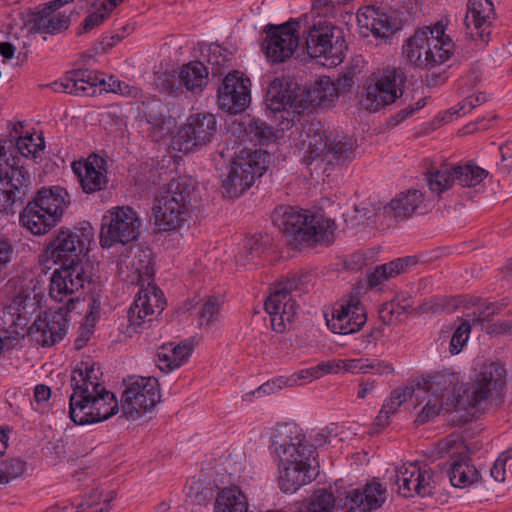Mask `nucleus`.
Returning <instances> with one entry per match:
<instances>
[{"mask_svg": "<svg viewBox=\"0 0 512 512\" xmlns=\"http://www.w3.org/2000/svg\"><path fill=\"white\" fill-rule=\"evenodd\" d=\"M413 4L407 2L398 9L391 8L388 12L384 9L366 6L358 10L356 17L350 12L336 11L323 12L310 10L298 18H289L280 24L268 23L260 28L259 32H350L353 21L356 19L360 29L369 32H381L385 29L390 32H398L414 20Z\"/></svg>", "mask_w": 512, "mask_h": 512, "instance_id": "nucleus-1", "label": "nucleus"}, {"mask_svg": "<svg viewBox=\"0 0 512 512\" xmlns=\"http://www.w3.org/2000/svg\"><path fill=\"white\" fill-rule=\"evenodd\" d=\"M332 430L324 428L312 436L314 444L305 441L303 430L292 423L278 425L272 435L270 450L279 466V485L283 492L294 493L318 475L316 446L331 443Z\"/></svg>", "mask_w": 512, "mask_h": 512, "instance_id": "nucleus-2", "label": "nucleus"}, {"mask_svg": "<svg viewBox=\"0 0 512 512\" xmlns=\"http://www.w3.org/2000/svg\"><path fill=\"white\" fill-rule=\"evenodd\" d=\"M102 372L92 360L76 364L71 373L70 384L73 390L69 399L71 420L78 425L104 421L118 410L113 393L100 383Z\"/></svg>", "mask_w": 512, "mask_h": 512, "instance_id": "nucleus-3", "label": "nucleus"}, {"mask_svg": "<svg viewBox=\"0 0 512 512\" xmlns=\"http://www.w3.org/2000/svg\"><path fill=\"white\" fill-rule=\"evenodd\" d=\"M442 374L454 375L456 379L450 391L441 392L444 409L465 411L469 417H473L489 399L499 395L506 384V369L500 362L478 365L471 381L463 385L462 393L458 394L455 393L459 382L458 375L446 372Z\"/></svg>", "mask_w": 512, "mask_h": 512, "instance_id": "nucleus-4", "label": "nucleus"}, {"mask_svg": "<svg viewBox=\"0 0 512 512\" xmlns=\"http://www.w3.org/2000/svg\"><path fill=\"white\" fill-rule=\"evenodd\" d=\"M303 41L309 56L323 66H337L344 58L346 44L341 34H307L306 38L300 34H267L263 50L270 61L280 63L290 58Z\"/></svg>", "mask_w": 512, "mask_h": 512, "instance_id": "nucleus-5", "label": "nucleus"}, {"mask_svg": "<svg viewBox=\"0 0 512 512\" xmlns=\"http://www.w3.org/2000/svg\"><path fill=\"white\" fill-rule=\"evenodd\" d=\"M454 375L435 374L433 376L423 377L416 385H407L394 389L389 398H387L382 408L384 412L394 415L399 407L408 399L415 398L418 406L423 404L422 409L418 412L416 422L424 424L439 415L444 409V399L441 392L450 391L455 382Z\"/></svg>", "mask_w": 512, "mask_h": 512, "instance_id": "nucleus-6", "label": "nucleus"}, {"mask_svg": "<svg viewBox=\"0 0 512 512\" xmlns=\"http://www.w3.org/2000/svg\"><path fill=\"white\" fill-rule=\"evenodd\" d=\"M273 221L296 248L303 245L330 244L334 239V221L308 210L280 206L274 211Z\"/></svg>", "mask_w": 512, "mask_h": 512, "instance_id": "nucleus-7", "label": "nucleus"}, {"mask_svg": "<svg viewBox=\"0 0 512 512\" xmlns=\"http://www.w3.org/2000/svg\"><path fill=\"white\" fill-rule=\"evenodd\" d=\"M194 189L188 177L169 181L161 195L156 197L153 206L154 224L158 230H175L187 221Z\"/></svg>", "mask_w": 512, "mask_h": 512, "instance_id": "nucleus-8", "label": "nucleus"}, {"mask_svg": "<svg viewBox=\"0 0 512 512\" xmlns=\"http://www.w3.org/2000/svg\"><path fill=\"white\" fill-rule=\"evenodd\" d=\"M300 150H304L310 163L319 161L329 165L345 164L355 158V141L344 134L327 132L320 125H310L300 132Z\"/></svg>", "mask_w": 512, "mask_h": 512, "instance_id": "nucleus-9", "label": "nucleus"}, {"mask_svg": "<svg viewBox=\"0 0 512 512\" xmlns=\"http://www.w3.org/2000/svg\"><path fill=\"white\" fill-rule=\"evenodd\" d=\"M294 86L289 78L276 77L267 88L266 106L274 113L282 131L291 129L295 119L307 108L302 95L294 90Z\"/></svg>", "mask_w": 512, "mask_h": 512, "instance_id": "nucleus-10", "label": "nucleus"}, {"mask_svg": "<svg viewBox=\"0 0 512 512\" xmlns=\"http://www.w3.org/2000/svg\"><path fill=\"white\" fill-rule=\"evenodd\" d=\"M265 155L261 150H255L237 157L221 176L223 196L233 199L245 193L266 170Z\"/></svg>", "mask_w": 512, "mask_h": 512, "instance_id": "nucleus-11", "label": "nucleus"}, {"mask_svg": "<svg viewBox=\"0 0 512 512\" xmlns=\"http://www.w3.org/2000/svg\"><path fill=\"white\" fill-rule=\"evenodd\" d=\"M140 227V217L133 208L113 207L102 217L100 244L103 248H111L115 244H128L137 240Z\"/></svg>", "mask_w": 512, "mask_h": 512, "instance_id": "nucleus-12", "label": "nucleus"}, {"mask_svg": "<svg viewBox=\"0 0 512 512\" xmlns=\"http://www.w3.org/2000/svg\"><path fill=\"white\" fill-rule=\"evenodd\" d=\"M159 400V383L156 378L132 377L122 394V413L126 419L135 421L151 411Z\"/></svg>", "mask_w": 512, "mask_h": 512, "instance_id": "nucleus-13", "label": "nucleus"}, {"mask_svg": "<svg viewBox=\"0 0 512 512\" xmlns=\"http://www.w3.org/2000/svg\"><path fill=\"white\" fill-rule=\"evenodd\" d=\"M406 76L401 69L387 68L367 84L362 95L361 105L365 110L376 112L390 105L403 94Z\"/></svg>", "mask_w": 512, "mask_h": 512, "instance_id": "nucleus-14", "label": "nucleus"}, {"mask_svg": "<svg viewBox=\"0 0 512 512\" xmlns=\"http://www.w3.org/2000/svg\"><path fill=\"white\" fill-rule=\"evenodd\" d=\"M76 298L68 303L45 311L29 329L30 336L41 346L50 347L60 342L68 328V314L76 310Z\"/></svg>", "mask_w": 512, "mask_h": 512, "instance_id": "nucleus-15", "label": "nucleus"}, {"mask_svg": "<svg viewBox=\"0 0 512 512\" xmlns=\"http://www.w3.org/2000/svg\"><path fill=\"white\" fill-rule=\"evenodd\" d=\"M90 281V274L82 262L63 263L56 269L50 279L49 294L56 302L68 303L70 299L76 298V307L80 304L79 291L86 282Z\"/></svg>", "mask_w": 512, "mask_h": 512, "instance_id": "nucleus-16", "label": "nucleus"}, {"mask_svg": "<svg viewBox=\"0 0 512 512\" xmlns=\"http://www.w3.org/2000/svg\"><path fill=\"white\" fill-rule=\"evenodd\" d=\"M395 481L397 491L403 497H423L433 493L439 474L428 465L410 462L395 469Z\"/></svg>", "mask_w": 512, "mask_h": 512, "instance_id": "nucleus-17", "label": "nucleus"}, {"mask_svg": "<svg viewBox=\"0 0 512 512\" xmlns=\"http://www.w3.org/2000/svg\"><path fill=\"white\" fill-rule=\"evenodd\" d=\"M217 120L213 114L191 115L173 139L174 148L187 153L211 143L217 133Z\"/></svg>", "mask_w": 512, "mask_h": 512, "instance_id": "nucleus-18", "label": "nucleus"}, {"mask_svg": "<svg viewBox=\"0 0 512 512\" xmlns=\"http://www.w3.org/2000/svg\"><path fill=\"white\" fill-rule=\"evenodd\" d=\"M297 289L298 280L287 279L280 282L265 301V311L270 316L272 329L277 333L284 332L287 324L294 320L298 306L291 293Z\"/></svg>", "mask_w": 512, "mask_h": 512, "instance_id": "nucleus-19", "label": "nucleus"}, {"mask_svg": "<svg viewBox=\"0 0 512 512\" xmlns=\"http://www.w3.org/2000/svg\"><path fill=\"white\" fill-rule=\"evenodd\" d=\"M93 236V228L89 223L73 230L61 229L50 245L52 258L62 261V264L80 262L79 254L88 249Z\"/></svg>", "mask_w": 512, "mask_h": 512, "instance_id": "nucleus-20", "label": "nucleus"}, {"mask_svg": "<svg viewBox=\"0 0 512 512\" xmlns=\"http://www.w3.org/2000/svg\"><path fill=\"white\" fill-rule=\"evenodd\" d=\"M218 105L223 111L237 114L244 111L250 101V80L239 71L228 73L218 88Z\"/></svg>", "mask_w": 512, "mask_h": 512, "instance_id": "nucleus-21", "label": "nucleus"}, {"mask_svg": "<svg viewBox=\"0 0 512 512\" xmlns=\"http://www.w3.org/2000/svg\"><path fill=\"white\" fill-rule=\"evenodd\" d=\"M328 328L336 334H352L359 331L367 321L360 300L351 296L333 309L331 318H327Z\"/></svg>", "mask_w": 512, "mask_h": 512, "instance_id": "nucleus-22", "label": "nucleus"}, {"mask_svg": "<svg viewBox=\"0 0 512 512\" xmlns=\"http://www.w3.org/2000/svg\"><path fill=\"white\" fill-rule=\"evenodd\" d=\"M165 306L163 292L154 285L141 289L128 311L130 327L136 329L159 315Z\"/></svg>", "mask_w": 512, "mask_h": 512, "instance_id": "nucleus-23", "label": "nucleus"}, {"mask_svg": "<svg viewBox=\"0 0 512 512\" xmlns=\"http://www.w3.org/2000/svg\"><path fill=\"white\" fill-rule=\"evenodd\" d=\"M387 498V489L373 481L352 489L342 500L343 512H371L380 508Z\"/></svg>", "mask_w": 512, "mask_h": 512, "instance_id": "nucleus-24", "label": "nucleus"}, {"mask_svg": "<svg viewBox=\"0 0 512 512\" xmlns=\"http://www.w3.org/2000/svg\"><path fill=\"white\" fill-rule=\"evenodd\" d=\"M71 168L85 193L105 188L108 180L106 161L102 157L92 154L85 160L74 161Z\"/></svg>", "mask_w": 512, "mask_h": 512, "instance_id": "nucleus-25", "label": "nucleus"}, {"mask_svg": "<svg viewBox=\"0 0 512 512\" xmlns=\"http://www.w3.org/2000/svg\"><path fill=\"white\" fill-rule=\"evenodd\" d=\"M100 82L98 73L89 69H75L47 85L54 92H64L72 95H93Z\"/></svg>", "mask_w": 512, "mask_h": 512, "instance_id": "nucleus-26", "label": "nucleus"}, {"mask_svg": "<svg viewBox=\"0 0 512 512\" xmlns=\"http://www.w3.org/2000/svg\"><path fill=\"white\" fill-rule=\"evenodd\" d=\"M20 222L24 228L34 235H43L55 227L60 221L55 216L44 213L43 206L31 200L20 214Z\"/></svg>", "mask_w": 512, "mask_h": 512, "instance_id": "nucleus-27", "label": "nucleus"}, {"mask_svg": "<svg viewBox=\"0 0 512 512\" xmlns=\"http://www.w3.org/2000/svg\"><path fill=\"white\" fill-rule=\"evenodd\" d=\"M32 200L39 206H43L44 213L55 216L59 221L70 203L68 192L60 186L42 188Z\"/></svg>", "mask_w": 512, "mask_h": 512, "instance_id": "nucleus-28", "label": "nucleus"}, {"mask_svg": "<svg viewBox=\"0 0 512 512\" xmlns=\"http://www.w3.org/2000/svg\"><path fill=\"white\" fill-rule=\"evenodd\" d=\"M192 350L193 346L188 341L178 345L164 344L157 353L156 364L161 371L171 372L188 361Z\"/></svg>", "mask_w": 512, "mask_h": 512, "instance_id": "nucleus-29", "label": "nucleus"}, {"mask_svg": "<svg viewBox=\"0 0 512 512\" xmlns=\"http://www.w3.org/2000/svg\"><path fill=\"white\" fill-rule=\"evenodd\" d=\"M423 194L418 190H408L400 193L389 205L384 207V213L395 220H403L411 216L422 204Z\"/></svg>", "mask_w": 512, "mask_h": 512, "instance_id": "nucleus-30", "label": "nucleus"}, {"mask_svg": "<svg viewBox=\"0 0 512 512\" xmlns=\"http://www.w3.org/2000/svg\"><path fill=\"white\" fill-rule=\"evenodd\" d=\"M447 473L451 485L456 488L470 487L480 479L479 471L466 455L454 459Z\"/></svg>", "mask_w": 512, "mask_h": 512, "instance_id": "nucleus-31", "label": "nucleus"}, {"mask_svg": "<svg viewBox=\"0 0 512 512\" xmlns=\"http://www.w3.org/2000/svg\"><path fill=\"white\" fill-rule=\"evenodd\" d=\"M245 493L237 486L224 487L216 497L213 512H248Z\"/></svg>", "mask_w": 512, "mask_h": 512, "instance_id": "nucleus-32", "label": "nucleus"}, {"mask_svg": "<svg viewBox=\"0 0 512 512\" xmlns=\"http://www.w3.org/2000/svg\"><path fill=\"white\" fill-rule=\"evenodd\" d=\"M454 52V43L448 34H437L436 37L426 38L425 55L426 69H431L447 61Z\"/></svg>", "mask_w": 512, "mask_h": 512, "instance_id": "nucleus-33", "label": "nucleus"}, {"mask_svg": "<svg viewBox=\"0 0 512 512\" xmlns=\"http://www.w3.org/2000/svg\"><path fill=\"white\" fill-rule=\"evenodd\" d=\"M114 492H109L101 501L102 494L94 490L85 501L74 505H65L63 507L52 506L44 512H109L110 503L114 499Z\"/></svg>", "mask_w": 512, "mask_h": 512, "instance_id": "nucleus-34", "label": "nucleus"}, {"mask_svg": "<svg viewBox=\"0 0 512 512\" xmlns=\"http://www.w3.org/2000/svg\"><path fill=\"white\" fill-rule=\"evenodd\" d=\"M494 17V7L490 0H469L465 24L468 29H486Z\"/></svg>", "mask_w": 512, "mask_h": 512, "instance_id": "nucleus-35", "label": "nucleus"}, {"mask_svg": "<svg viewBox=\"0 0 512 512\" xmlns=\"http://www.w3.org/2000/svg\"><path fill=\"white\" fill-rule=\"evenodd\" d=\"M179 75L186 90L198 93L207 84L208 69L202 62L194 61L183 66Z\"/></svg>", "mask_w": 512, "mask_h": 512, "instance_id": "nucleus-36", "label": "nucleus"}, {"mask_svg": "<svg viewBox=\"0 0 512 512\" xmlns=\"http://www.w3.org/2000/svg\"><path fill=\"white\" fill-rule=\"evenodd\" d=\"M266 250V241L262 235H254L247 239L235 256L237 265L246 267L257 264V260Z\"/></svg>", "mask_w": 512, "mask_h": 512, "instance_id": "nucleus-37", "label": "nucleus"}, {"mask_svg": "<svg viewBox=\"0 0 512 512\" xmlns=\"http://www.w3.org/2000/svg\"><path fill=\"white\" fill-rule=\"evenodd\" d=\"M429 189L432 193L440 195L455 184L454 165L444 164L432 169L426 175Z\"/></svg>", "mask_w": 512, "mask_h": 512, "instance_id": "nucleus-38", "label": "nucleus"}, {"mask_svg": "<svg viewBox=\"0 0 512 512\" xmlns=\"http://www.w3.org/2000/svg\"><path fill=\"white\" fill-rule=\"evenodd\" d=\"M36 14L37 7L26 15L21 12H15L9 15L4 26L7 29V32H17L18 30L23 29H27L28 32H53L50 26L38 25V22L35 21L37 17Z\"/></svg>", "mask_w": 512, "mask_h": 512, "instance_id": "nucleus-39", "label": "nucleus"}, {"mask_svg": "<svg viewBox=\"0 0 512 512\" xmlns=\"http://www.w3.org/2000/svg\"><path fill=\"white\" fill-rule=\"evenodd\" d=\"M427 34H413L403 46V53L407 60L414 66L426 69L427 58L426 36Z\"/></svg>", "mask_w": 512, "mask_h": 512, "instance_id": "nucleus-40", "label": "nucleus"}, {"mask_svg": "<svg viewBox=\"0 0 512 512\" xmlns=\"http://www.w3.org/2000/svg\"><path fill=\"white\" fill-rule=\"evenodd\" d=\"M488 176V171L475 165H454L455 183L462 187H475Z\"/></svg>", "mask_w": 512, "mask_h": 512, "instance_id": "nucleus-41", "label": "nucleus"}, {"mask_svg": "<svg viewBox=\"0 0 512 512\" xmlns=\"http://www.w3.org/2000/svg\"><path fill=\"white\" fill-rule=\"evenodd\" d=\"M15 149L11 140L0 142V189L10 186L12 176L10 172L16 165L14 157Z\"/></svg>", "mask_w": 512, "mask_h": 512, "instance_id": "nucleus-42", "label": "nucleus"}, {"mask_svg": "<svg viewBox=\"0 0 512 512\" xmlns=\"http://www.w3.org/2000/svg\"><path fill=\"white\" fill-rule=\"evenodd\" d=\"M340 368V365L334 361L321 362L315 366L302 369L299 372L293 374L290 380L293 384H299L301 380L312 381L319 379L326 374L336 373Z\"/></svg>", "mask_w": 512, "mask_h": 512, "instance_id": "nucleus-43", "label": "nucleus"}, {"mask_svg": "<svg viewBox=\"0 0 512 512\" xmlns=\"http://www.w3.org/2000/svg\"><path fill=\"white\" fill-rule=\"evenodd\" d=\"M311 101H317L319 105L334 101L339 96L338 86L330 77H321L313 86Z\"/></svg>", "mask_w": 512, "mask_h": 512, "instance_id": "nucleus-44", "label": "nucleus"}, {"mask_svg": "<svg viewBox=\"0 0 512 512\" xmlns=\"http://www.w3.org/2000/svg\"><path fill=\"white\" fill-rule=\"evenodd\" d=\"M100 82L97 84L104 87L107 92L119 94L124 97L137 98L140 95V89L110 76L107 80L98 74Z\"/></svg>", "mask_w": 512, "mask_h": 512, "instance_id": "nucleus-45", "label": "nucleus"}, {"mask_svg": "<svg viewBox=\"0 0 512 512\" xmlns=\"http://www.w3.org/2000/svg\"><path fill=\"white\" fill-rule=\"evenodd\" d=\"M25 470V462L19 458H9L0 461V486L20 477Z\"/></svg>", "mask_w": 512, "mask_h": 512, "instance_id": "nucleus-46", "label": "nucleus"}, {"mask_svg": "<svg viewBox=\"0 0 512 512\" xmlns=\"http://www.w3.org/2000/svg\"><path fill=\"white\" fill-rule=\"evenodd\" d=\"M155 85L157 89L168 94L182 92V82L180 75L175 71L158 72L155 74Z\"/></svg>", "mask_w": 512, "mask_h": 512, "instance_id": "nucleus-47", "label": "nucleus"}, {"mask_svg": "<svg viewBox=\"0 0 512 512\" xmlns=\"http://www.w3.org/2000/svg\"><path fill=\"white\" fill-rule=\"evenodd\" d=\"M13 148L15 149V158L17 152H19L25 157H36L37 153L44 149V141L39 136L37 137V139H35L32 135L20 137L17 140L16 145L13 144Z\"/></svg>", "mask_w": 512, "mask_h": 512, "instance_id": "nucleus-48", "label": "nucleus"}, {"mask_svg": "<svg viewBox=\"0 0 512 512\" xmlns=\"http://www.w3.org/2000/svg\"><path fill=\"white\" fill-rule=\"evenodd\" d=\"M115 8H109L101 0L95 4L90 10L89 14L83 21V27L86 30H92L97 27L110 15Z\"/></svg>", "mask_w": 512, "mask_h": 512, "instance_id": "nucleus-49", "label": "nucleus"}, {"mask_svg": "<svg viewBox=\"0 0 512 512\" xmlns=\"http://www.w3.org/2000/svg\"><path fill=\"white\" fill-rule=\"evenodd\" d=\"M506 304H502L501 307L498 306L497 303H487L485 305L478 306L471 314H468L467 317L472 325H482L484 322L490 321L491 318L498 313L503 306Z\"/></svg>", "mask_w": 512, "mask_h": 512, "instance_id": "nucleus-50", "label": "nucleus"}, {"mask_svg": "<svg viewBox=\"0 0 512 512\" xmlns=\"http://www.w3.org/2000/svg\"><path fill=\"white\" fill-rule=\"evenodd\" d=\"M221 302L217 297H209L203 304L199 313V323L201 326L209 325L218 321Z\"/></svg>", "mask_w": 512, "mask_h": 512, "instance_id": "nucleus-51", "label": "nucleus"}, {"mask_svg": "<svg viewBox=\"0 0 512 512\" xmlns=\"http://www.w3.org/2000/svg\"><path fill=\"white\" fill-rule=\"evenodd\" d=\"M471 332V323L469 321L462 322L454 331L449 345L451 354H458L466 345Z\"/></svg>", "mask_w": 512, "mask_h": 512, "instance_id": "nucleus-52", "label": "nucleus"}, {"mask_svg": "<svg viewBox=\"0 0 512 512\" xmlns=\"http://www.w3.org/2000/svg\"><path fill=\"white\" fill-rule=\"evenodd\" d=\"M88 312L85 315V326L82 330V340L88 339L92 333V328L95 322L98 320L101 309V302L95 296H91L88 302Z\"/></svg>", "mask_w": 512, "mask_h": 512, "instance_id": "nucleus-53", "label": "nucleus"}, {"mask_svg": "<svg viewBox=\"0 0 512 512\" xmlns=\"http://www.w3.org/2000/svg\"><path fill=\"white\" fill-rule=\"evenodd\" d=\"M417 260L414 256H405L397 258L389 263L383 264L382 273H387L389 278L406 272L410 267L416 265Z\"/></svg>", "mask_w": 512, "mask_h": 512, "instance_id": "nucleus-54", "label": "nucleus"}, {"mask_svg": "<svg viewBox=\"0 0 512 512\" xmlns=\"http://www.w3.org/2000/svg\"><path fill=\"white\" fill-rule=\"evenodd\" d=\"M51 389L47 385L38 384L34 388V397L31 405L34 410L44 413L49 408Z\"/></svg>", "mask_w": 512, "mask_h": 512, "instance_id": "nucleus-55", "label": "nucleus"}, {"mask_svg": "<svg viewBox=\"0 0 512 512\" xmlns=\"http://www.w3.org/2000/svg\"><path fill=\"white\" fill-rule=\"evenodd\" d=\"M20 190L10 181V186L0 189V212H9L19 196Z\"/></svg>", "mask_w": 512, "mask_h": 512, "instance_id": "nucleus-56", "label": "nucleus"}, {"mask_svg": "<svg viewBox=\"0 0 512 512\" xmlns=\"http://www.w3.org/2000/svg\"><path fill=\"white\" fill-rule=\"evenodd\" d=\"M512 459V449L500 454L490 469L491 477L497 482H504L506 478V464Z\"/></svg>", "mask_w": 512, "mask_h": 512, "instance_id": "nucleus-57", "label": "nucleus"}, {"mask_svg": "<svg viewBox=\"0 0 512 512\" xmlns=\"http://www.w3.org/2000/svg\"><path fill=\"white\" fill-rule=\"evenodd\" d=\"M439 446L441 452L450 457H454L456 454L460 455L464 450V443L458 435H449L439 443Z\"/></svg>", "mask_w": 512, "mask_h": 512, "instance_id": "nucleus-58", "label": "nucleus"}, {"mask_svg": "<svg viewBox=\"0 0 512 512\" xmlns=\"http://www.w3.org/2000/svg\"><path fill=\"white\" fill-rule=\"evenodd\" d=\"M501 160L497 164L498 170L506 175L512 174V140L499 146Z\"/></svg>", "mask_w": 512, "mask_h": 512, "instance_id": "nucleus-59", "label": "nucleus"}, {"mask_svg": "<svg viewBox=\"0 0 512 512\" xmlns=\"http://www.w3.org/2000/svg\"><path fill=\"white\" fill-rule=\"evenodd\" d=\"M290 382V379H286L284 377H279L277 379H273L271 381H267L264 384H262L260 387H258L253 394L261 397L264 395H270L275 393L276 391L282 389L284 386H290L292 385Z\"/></svg>", "mask_w": 512, "mask_h": 512, "instance_id": "nucleus-60", "label": "nucleus"}, {"mask_svg": "<svg viewBox=\"0 0 512 512\" xmlns=\"http://www.w3.org/2000/svg\"><path fill=\"white\" fill-rule=\"evenodd\" d=\"M21 336L16 331H9L7 329L0 330V355L6 351L12 350L19 344Z\"/></svg>", "mask_w": 512, "mask_h": 512, "instance_id": "nucleus-61", "label": "nucleus"}, {"mask_svg": "<svg viewBox=\"0 0 512 512\" xmlns=\"http://www.w3.org/2000/svg\"><path fill=\"white\" fill-rule=\"evenodd\" d=\"M486 101L487 97L483 93H478L477 95L469 96L459 104V110H457V114L465 115L472 111L475 107L485 103Z\"/></svg>", "mask_w": 512, "mask_h": 512, "instance_id": "nucleus-62", "label": "nucleus"}, {"mask_svg": "<svg viewBox=\"0 0 512 512\" xmlns=\"http://www.w3.org/2000/svg\"><path fill=\"white\" fill-rule=\"evenodd\" d=\"M248 130L250 133H254L259 141L268 140L272 135L271 128L259 119L251 120L248 124Z\"/></svg>", "mask_w": 512, "mask_h": 512, "instance_id": "nucleus-63", "label": "nucleus"}, {"mask_svg": "<svg viewBox=\"0 0 512 512\" xmlns=\"http://www.w3.org/2000/svg\"><path fill=\"white\" fill-rule=\"evenodd\" d=\"M394 371L393 365L384 360H366V373L372 372L378 375H387Z\"/></svg>", "mask_w": 512, "mask_h": 512, "instance_id": "nucleus-64", "label": "nucleus"}]
</instances>
